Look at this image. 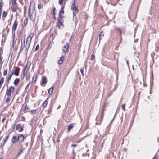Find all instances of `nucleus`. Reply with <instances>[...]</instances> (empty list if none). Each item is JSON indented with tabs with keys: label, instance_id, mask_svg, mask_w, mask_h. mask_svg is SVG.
I'll return each instance as SVG.
<instances>
[{
	"label": "nucleus",
	"instance_id": "nucleus-43",
	"mask_svg": "<svg viewBox=\"0 0 159 159\" xmlns=\"http://www.w3.org/2000/svg\"><path fill=\"white\" fill-rule=\"evenodd\" d=\"M23 152V151L22 150H21L20 152L19 153V155H20Z\"/></svg>",
	"mask_w": 159,
	"mask_h": 159
},
{
	"label": "nucleus",
	"instance_id": "nucleus-25",
	"mask_svg": "<svg viewBox=\"0 0 159 159\" xmlns=\"http://www.w3.org/2000/svg\"><path fill=\"white\" fill-rule=\"evenodd\" d=\"M43 6V5L41 4H39L38 5V8L39 9H41Z\"/></svg>",
	"mask_w": 159,
	"mask_h": 159
},
{
	"label": "nucleus",
	"instance_id": "nucleus-44",
	"mask_svg": "<svg viewBox=\"0 0 159 159\" xmlns=\"http://www.w3.org/2000/svg\"><path fill=\"white\" fill-rule=\"evenodd\" d=\"M55 14H56V12H55V11H53V15L54 16L55 15Z\"/></svg>",
	"mask_w": 159,
	"mask_h": 159
},
{
	"label": "nucleus",
	"instance_id": "nucleus-3",
	"mask_svg": "<svg viewBox=\"0 0 159 159\" xmlns=\"http://www.w3.org/2000/svg\"><path fill=\"white\" fill-rule=\"evenodd\" d=\"M33 35H34L33 34H30L29 36H28L26 40V44H28L29 46L30 45L31 40H32V38Z\"/></svg>",
	"mask_w": 159,
	"mask_h": 159
},
{
	"label": "nucleus",
	"instance_id": "nucleus-31",
	"mask_svg": "<svg viewBox=\"0 0 159 159\" xmlns=\"http://www.w3.org/2000/svg\"><path fill=\"white\" fill-rule=\"evenodd\" d=\"M30 74H29L28 75H27L26 76V78L27 80H29L30 79Z\"/></svg>",
	"mask_w": 159,
	"mask_h": 159
},
{
	"label": "nucleus",
	"instance_id": "nucleus-50",
	"mask_svg": "<svg viewBox=\"0 0 159 159\" xmlns=\"http://www.w3.org/2000/svg\"><path fill=\"white\" fill-rule=\"evenodd\" d=\"M156 159V158H155V157H153V159Z\"/></svg>",
	"mask_w": 159,
	"mask_h": 159
},
{
	"label": "nucleus",
	"instance_id": "nucleus-27",
	"mask_svg": "<svg viewBox=\"0 0 159 159\" xmlns=\"http://www.w3.org/2000/svg\"><path fill=\"white\" fill-rule=\"evenodd\" d=\"M24 44L22 45V43H21V48H22L23 49L25 47V38L24 37Z\"/></svg>",
	"mask_w": 159,
	"mask_h": 159
},
{
	"label": "nucleus",
	"instance_id": "nucleus-48",
	"mask_svg": "<svg viewBox=\"0 0 159 159\" xmlns=\"http://www.w3.org/2000/svg\"><path fill=\"white\" fill-rule=\"evenodd\" d=\"M53 18H54L55 19V15L54 16H53Z\"/></svg>",
	"mask_w": 159,
	"mask_h": 159
},
{
	"label": "nucleus",
	"instance_id": "nucleus-14",
	"mask_svg": "<svg viewBox=\"0 0 159 159\" xmlns=\"http://www.w3.org/2000/svg\"><path fill=\"white\" fill-rule=\"evenodd\" d=\"M19 81L20 79L19 78H16L14 81V84L16 86L18 84Z\"/></svg>",
	"mask_w": 159,
	"mask_h": 159
},
{
	"label": "nucleus",
	"instance_id": "nucleus-10",
	"mask_svg": "<svg viewBox=\"0 0 159 159\" xmlns=\"http://www.w3.org/2000/svg\"><path fill=\"white\" fill-rule=\"evenodd\" d=\"M16 130H18L19 132L22 131L23 130V129L22 127L20 126L19 124L16 125Z\"/></svg>",
	"mask_w": 159,
	"mask_h": 159
},
{
	"label": "nucleus",
	"instance_id": "nucleus-6",
	"mask_svg": "<svg viewBox=\"0 0 159 159\" xmlns=\"http://www.w3.org/2000/svg\"><path fill=\"white\" fill-rule=\"evenodd\" d=\"M63 20L62 19L58 20L57 21V25L60 28H62L63 27Z\"/></svg>",
	"mask_w": 159,
	"mask_h": 159
},
{
	"label": "nucleus",
	"instance_id": "nucleus-24",
	"mask_svg": "<svg viewBox=\"0 0 159 159\" xmlns=\"http://www.w3.org/2000/svg\"><path fill=\"white\" fill-rule=\"evenodd\" d=\"M10 96H8V97L7 98L6 101V102L7 103L10 101Z\"/></svg>",
	"mask_w": 159,
	"mask_h": 159
},
{
	"label": "nucleus",
	"instance_id": "nucleus-22",
	"mask_svg": "<svg viewBox=\"0 0 159 159\" xmlns=\"http://www.w3.org/2000/svg\"><path fill=\"white\" fill-rule=\"evenodd\" d=\"M36 80V76H35V75H34L32 78V82L34 83L35 82Z\"/></svg>",
	"mask_w": 159,
	"mask_h": 159
},
{
	"label": "nucleus",
	"instance_id": "nucleus-17",
	"mask_svg": "<svg viewBox=\"0 0 159 159\" xmlns=\"http://www.w3.org/2000/svg\"><path fill=\"white\" fill-rule=\"evenodd\" d=\"M4 81V77H2L1 78L0 80V88H1Z\"/></svg>",
	"mask_w": 159,
	"mask_h": 159
},
{
	"label": "nucleus",
	"instance_id": "nucleus-23",
	"mask_svg": "<svg viewBox=\"0 0 159 159\" xmlns=\"http://www.w3.org/2000/svg\"><path fill=\"white\" fill-rule=\"evenodd\" d=\"M104 36V34H103L102 32H101L100 34L99 35V40H101L102 39V38H101V36Z\"/></svg>",
	"mask_w": 159,
	"mask_h": 159
},
{
	"label": "nucleus",
	"instance_id": "nucleus-12",
	"mask_svg": "<svg viewBox=\"0 0 159 159\" xmlns=\"http://www.w3.org/2000/svg\"><path fill=\"white\" fill-rule=\"evenodd\" d=\"M42 84H46L47 81L46 80V78L45 77V76H43L42 77Z\"/></svg>",
	"mask_w": 159,
	"mask_h": 159
},
{
	"label": "nucleus",
	"instance_id": "nucleus-18",
	"mask_svg": "<svg viewBox=\"0 0 159 159\" xmlns=\"http://www.w3.org/2000/svg\"><path fill=\"white\" fill-rule=\"evenodd\" d=\"M23 111L25 113H26L29 111V107H27V105H26L25 106V109H24Z\"/></svg>",
	"mask_w": 159,
	"mask_h": 159
},
{
	"label": "nucleus",
	"instance_id": "nucleus-2",
	"mask_svg": "<svg viewBox=\"0 0 159 159\" xmlns=\"http://www.w3.org/2000/svg\"><path fill=\"white\" fill-rule=\"evenodd\" d=\"M14 89V87L13 86H11L9 89L7 90L6 93L7 96H11V93H13Z\"/></svg>",
	"mask_w": 159,
	"mask_h": 159
},
{
	"label": "nucleus",
	"instance_id": "nucleus-30",
	"mask_svg": "<svg viewBox=\"0 0 159 159\" xmlns=\"http://www.w3.org/2000/svg\"><path fill=\"white\" fill-rule=\"evenodd\" d=\"M95 56L93 54H92L91 56V60H92L95 59Z\"/></svg>",
	"mask_w": 159,
	"mask_h": 159
},
{
	"label": "nucleus",
	"instance_id": "nucleus-11",
	"mask_svg": "<svg viewBox=\"0 0 159 159\" xmlns=\"http://www.w3.org/2000/svg\"><path fill=\"white\" fill-rule=\"evenodd\" d=\"M75 125V123L71 124L68 127L67 129L69 131H70V130L73 128V127Z\"/></svg>",
	"mask_w": 159,
	"mask_h": 159
},
{
	"label": "nucleus",
	"instance_id": "nucleus-33",
	"mask_svg": "<svg viewBox=\"0 0 159 159\" xmlns=\"http://www.w3.org/2000/svg\"><path fill=\"white\" fill-rule=\"evenodd\" d=\"M125 104H123L121 105L122 108L124 110H125Z\"/></svg>",
	"mask_w": 159,
	"mask_h": 159
},
{
	"label": "nucleus",
	"instance_id": "nucleus-8",
	"mask_svg": "<svg viewBox=\"0 0 159 159\" xmlns=\"http://www.w3.org/2000/svg\"><path fill=\"white\" fill-rule=\"evenodd\" d=\"M20 69L19 68L17 67H15L13 70L14 72V74L16 76H18L19 75V71Z\"/></svg>",
	"mask_w": 159,
	"mask_h": 159
},
{
	"label": "nucleus",
	"instance_id": "nucleus-39",
	"mask_svg": "<svg viewBox=\"0 0 159 159\" xmlns=\"http://www.w3.org/2000/svg\"><path fill=\"white\" fill-rule=\"evenodd\" d=\"M21 118L22 120L23 121H25V117H24V116H22Z\"/></svg>",
	"mask_w": 159,
	"mask_h": 159
},
{
	"label": "nucleus",
	"instance_id": "nucleus-41",
	"mask_svg": "<svg viewBox=\"0 0 159 159\" xmlns=\"http://www.w3.org/2000/svg\"><path fill=\"white\" fill-rule=\"evenodd\" d=\"M80 71H81V72L82 74V75H83L84 74H83V70L82 69H80Z\"/></svg>",
	"mask_w": 159,
	"mask_h": 159
},
{
	"label": "nucleus",
	"instance_id": "nucleus-29",
	"mask_svg": "<svg viewBox=\"0 0 159 159\" xmlns=\"http://www.w3.org/2000/svg\"><path fill=\"white\" fill-rule=\"evenodd\" d=\"M7 15V12L4 11L3 13V17H5Z\"/></svg>",
	"mask_w": 159,
	"mask_h": 159
},
{
	"label": "nucleus",
	"instance_id": "nucleus-42",
	"mask_svg": "<svg viewBox=\"0 0 159 159\" xmlns=\"http://www.w3.org/2000/svg\"><path fill=\"white\" fill-rule=\"evenodd\" d=\"M5 120H6L5 118H3L2 120V122L3 123L4 122Z\"/></svg>",
	"mask_w": 159,
	"mask_h": 159
},
{
	"label": "nucleus",
	"instance_id": "nucleus-7",
	"mask_svg": "<svg viewBox=\"0 0 159 159\" xmlns=\"http://www.w3.org/2000/svg\"><path fill=\"white\" fill-rule=\"evenodd\" d=\"M24 136L23 134H20L18 136L17 140L20 143H22L24 141Z\"/></svg>",
	"mask_w": 159,
	"mask_h": 159
},
{
	"label": "nucleus",
	"instance_id": "nucleus-52",
	"mask_svg": "<svg viewBox=\"0 0 159 159\" xmlns=\"http://www.w3.org/2000/svg\"><path fill=\"white\" fill-rule=\"evenodd\" d=\"M73 159H75V158H73Z\"/></svg>",
	"mask_w": 159,
	"mask_h": 159
},
{
	"label": "nucleus",
	"instance_id": "nucleus-32",
	"mask_svg": "<svg viewBox=\"0 0 159 159\" xmlns=\"http://www.w3.org/2000/svg\"><path fill=\"white\" fill-rule=\"evenodd\" d=\"M13 74H14V72L13 71H12L10 74L9 76H11L12 77V76Z\"/></svg>",
	"mask_w": 159,
	"mask_h": 159
},
{
	"label": "nucleus",
	"instance_id": "nucleus-1",
	"mask_svg": "<svg viewBox=\"0 0 159 159\" xmlns=\"http://www.w3.org/2000/svg\"><path fill=\"white\" fill-rule=\"evenodd\" d=\"M75 0H74V3L72 5L71 9L73 10L74 11H73L74 14H76L78 13V11L77 9V7L75 5Z\"/></svg>",
	"mask_w": 159,
	"mask_h": 159
},
{
	"label": "nucleus",
	"instance_id": "nucleus-13",
	"mask_svg": "<svg viewBox=\"0 0 159 159\" xmlns=\"http://www.w3.org/2000/svg\"><path fill=\"white\" fill-rule=\"evenodd\" d=\"M64 60V57L63 56L61 57L60 59L58 61V63L59 64H62Z\"/></svg>",
	"mask_w": 159,
	"mask_h": 159
},
{
	"label": "nucleus",
	"instance_id": "nucleus-9",
	"mask_svg": "<svg viewBox=\"0 0 159 159\" xmlns=\"http://www.w3.org/2000/svg\"><path fill=\"white\" fill-rule=\"evenodd\" d=\"M64 8V7H62L61 8L60 11L59 13V16L61 18H62L63 17V15L64 13V12L63 11Z\"/></svg>",
	"mask_w": 159,
	"mask_h": 159
},
{
	"label": "nucleus",
	"instance_id": "nucleus-20",
	"mask_svg": "<svg viewBox=\"0 0 159 159\" xmlns=\"http://www.w3.org/2000/svg\"><path fill=\"white\" fill-rule=\"evenodd\" d=\"M53 87H51L48 90V93L50 94H51L53 91Z\"/></svg>",
	"mask_w": 159,
	"mask_h": 159
},
{
	"label": "nucleus",
	"instance_id": "nucleus-4",
	"mask_svg": "<svg viewBox=\"0 0 159 159\" xmlns=\"http://www.w3.org/2000/svg\"><path fill=\"white\" fill-rule=\"evenodd\" d=\"M18 22L16 20H15V21L13 25V26L12 27V33L13 34L14 33H15V31L16 30V28L17 27V26L18 25Z\"/></svg>",
	"mask_w": 159,
	"mask_h": 159
},
{
	"label": "nucleus",
	"instance_id": "nucleus-19",
	"mask_svg": "<svg viewBox=\"0 0 159 159\" xmlns=\"http://www.w3.org/2000/svg\"><path fill=\"white\" fill-rule=\"evenodd\" d=\"M28 70V68H27V66H26L23 69V74L24 75H25V73H26L27 72V71Z\"/></svg>",
	"mask_w": 159,
	"mask_h": 159
},
{
	"label": "nucleus",
	"instance_id": "nucleus-49",
	"mask_svg": "<svg viewBox=\"0 0 159 159\" xmlns=\"http://www.w3.org/2000/svg\"><path fill=\"white\" fill-rule=\"evenodd\" d=\"M55 8H54L53 9V11H55Z\"/></svg>",
	"mask_w": 159,
	"mask_h": 159
},
{
	"label": "nucleus",
	"instance_id": "nucleus-38",
	"mask_svg": "<svg viewBox=\"0 0 159 159\" xmlns=\"http://www.w3.org/2000/svg\"><path fill=\"white\" fill-rule=\"evenodd\" d=\"M30 112L32 114H34L35 112V110H31Z\"/></svg>",
	"mask_w": 159,
	"mask_h": 159
},
{
	"label": "nucleus",
	"instance_id": "nucleus-34",
	"mask_svg": "<svg viewBox=\"0 0 159 159\" xmlns=\"http://www.w3.org/2000/svg\"><path fill=\"white\" fill-rule=\"evenodd\" d=\"M63 3L62 0H59V3L60 5H61Z\"/></svg>",
	"mask_w": 159,
	"mask_h": 159
},
{
	"label": "nucleus",
	"instance_id": "nucleus-21",
	"mask_svg": "<svg viewBox=\"0 0 159 159\" xmlns=\"http://www.w3.org/2000/svg\"><path fill=\"white\" fill-rule=\"evenodd\" d=\"M47 103H48V102L46 100H45L43 102V104H42V106L43 107H45L47 104Z\"/></svg>",
	"mask_w": 159,
	"mask_h": 159
},
{
	"label": "nucleus",
	"instance_id": "nucleus-45",
	"mask_svg": "<svg viewBox=\"0 0 159 159\" xmlns=\"http://www.w3.org/2000/svg\"><path fill=\"white\" fill-rule=\"evenodd\" d=\"M1 10H2V7H1L0 6V14H1Z\"/></svg>",
	"mask_w": 159,
	"mask_h": 159
},
{
	"label": "nucleus",
	"instance_id": "nucleus-26",
	"mask_svg": "<svg viewBox=\"0 0 159 159\" xmlns=\"http://www.w3.org/2000/svg\"><path fill=\"white\" fill-rule=\"evenodd\" d=\"M7 73V69L4 70L3 72V75L5 76L6 75Z\"/></svg>",
	"mask_w": 159,
	"mask_h": 159
},
{
	"label": "nucleus",
	"instance_id": "nucleus-5",
	"mask_svg": "<svg viewBox=\"0 0 159 159\" xmlns=\"http://www.w3.org/2000/svg\"><path fill=\"white\" fill-rule=\"evenodd\" d=\"M69 48V44L68 43H66L63 48V51L64 53H65L68 52V51Z\"/></svg>",
	"mask_w": 159,
	"mask_h": 159
},
{
	"label": "nucleus",
	"instance_id": "nucleus-15",
	"mask_svg": "<svg viewBox=\"0 0 159 159\" xmlns=\"http://www.w3.org/2000/svg\"><path fill=\"white\" fill-rule=\"evenodd\" d=\"M17 140V139L16 137V136H14L12 138L11 141L13 143H15L16 142Z\"/></svg>",
	"mask_w": 159,
	"mask_h": 159
},
{
	"label": "nucleus",
	"instance_id": "nucleus-16",
	"mask_svg": "<svg viewBox=\"0 0 159 159\" xmlns=\"http://www.w3.org/2000/svg\"><path fill=\"white\" fill-rule=\"evenodd\" d=\"M15 33H14L13 36V41H12V43L13 46L15 44L16 42V39L15 38Z\"/></svg>",
	"mask_w": 159,
	"mask_h": 159
},
{
	"label": "nucleus",
	"instance_id": "nucleus-51",
	"mask_svg": "<svg viewBox=\"0 0 159 159\" xmlns=\"http://www.w3.org/2000/svg\"><path fill=\"white\" fill-rule=\"evenodd\" d=\"M0 159H2V158H0Z\"/></svg>",
	"mask_w": 159,
	"mask_h": 159
},
{
	"label": "nucleus",
	"instance_id": "nucleus-36",
	"mask_svg": "<svg viewBox=\"0 0 159 159\" xmlns=\"http://www.w3.org/2000/svg\"><path fill=\"white\" fill-rule=\"evenodd\" d=\"M11 76H9V77L8 78L7 80L8 82H9L10 80L11 79Z\"/></svg>",
	"mask_w": 159,
	"mask_h": 159
},
{
	"label": "nucleus",
	"instance_id": "nucleus-46",
	"mask_svg": "<svg viewBox=\"0 0 159 159\" xmlns=\"http://www.w3.org/2000/svg\"><path fill=\"white\" fill-rule=\"evenodd\" d=\"M126 62L127 65H129L128 61L126 60Z\"/></svg>",
	"mask_w": 159,
	"mask_h": 159
},
{
	"label": "nucleus",
	"instance_id": "nucleus-47",
	"mask_svg": "<svg viewBox=\"0 0 159 159\" xmlns=\"http://www.w3.org/2000/svg\"><path fill=\"white\" fill-rule=\"evenodd\" d=\"M76 146V145H75V144H72V146H74V147H75Z\"/></svg>",
	"mask_w": 159,
	"mask_h": 159
},
{
	"label": "nucleus",
	"instance_id": "nucleus-37",
	"mask_svg": "<svg viewBox=\"0 0 159 159\" xmlns=\"http://www.w3.org/2000/svg\"><path fill=\"white\" fill-rule=\"evenodd\" d=\"M16 0H12V3L13 4H14L16 3Z\"/></svg>",
	"mask_w": 159,
	"mask_h": 159
},
{
	"label": "nucleus",
	"instance_id": "nucleus-28",
	"mask_svg": "<svg viewBox=\"0 0 159 159\" xmlns=\"http://www.w3.org/2000/svg\"><path fill=\"white\" fill-rule=\"evenodd\" d=\"M31 5H30L29 9V16H31V15H30V11H31Z\"/></svg>",
	"mask_w": 159,
	"mask_h": 159
},
{
	"label": "nucleus",
	"instance_id": "nucleus-40",
	"mask_svg": "<svg viewBox=\"0 0 159 159\" xmlns=\"http://www.w3.org/2000/svg\"><path fill=\"white\" fill-rule=\"evenodd\" d=\"M8 136H7L6 138H5V143L6 142V141L8 139Z\"/></svg>",
	"mask_w": 159,
	"mask_h": 159
},
{
	"label": "nucleus",
	"instance_id": "nucleus-35",
	"mask_svg": "<svg viewBox=\"0 0 159 159\" xmlns=\"http://www.w3.org/2000/svg\"><path fill=\"white\" fill-rule=\"evenodd\" d=\"M39 48V45H37V46L36 47L35 51H36L38 50Z\"/></svg>",
	"mask_w": 159,
	"mask_h": 159
}]
</instances>
